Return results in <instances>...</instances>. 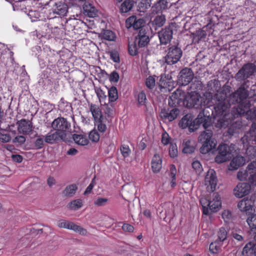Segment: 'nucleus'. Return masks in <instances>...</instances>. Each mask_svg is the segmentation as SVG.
<instances>
[{
    "instance_id": "nucleus-1",
    "label": "nucleus",
    "mask_w": 256,
    "mask_h": 256,
    "mask_svg": "<svg viewBox=\"0 0 256 256\" xmlns=\"http://www.w3.org/2000/svg\"><path fill=\"white\" fill-rule=\"evenodd\" d=\"M228 88H223L220 92L214 94L212 100L215 112L214 124L218 128H226L232 121L242 113L246 109L241 108V102L248 96V92L242 86L235 92L230 94Z\"/></svg>"
},
{
    "instance_id": "nucleus-2",
    "label": "nucleus",
    "mask_w": 256,
    "mask_h": 256,
    "mask_svg": "<svg viewBox=\"0 0 256 256\" xmlns=\"http://www.w3.org/2000/svg\"><path fill=\"white\" fill-rule=\"evenodd\" d=\"M204 99L195 92L185 95L184 92L177 90L169 98L168 104L172 106H184L188 108H202L206 105Z\"/></svg>"
},
{
    "instance_id": "nucleus-3",
    "label": "nucleus",
    "mask_w": 256,
    "mask_h": 256,
    "mask_svg": "<svg viewBox=\"0 0 256 256\" xmlns=\"http://www.w3.org/2000/svg\"><path fill=\"white\" fill-rule=\"evenodd\" d=\"M213 132L212 130H206L202 132L198 137V140L202 144L200 148V152L206 154L211 150L216 148V142L212 137Z\"/></svg>"
},
{
    "instance_id": "nucleus-4",
    "label": "nucleus",
    "mask_w": 256,
    "mask_h": 256,
    "mask_svg": "<svg viewBox=\"0 0 256 256\" xmlns=\"http://www.w3.org/2000/svg\"><path fill=\"white\" fill-rule=\"evenodd\" d=\"M51 126L63 138L68 140V137L71 133V124L66 118L58 117L53 120Z\"/></svg>"
},
{
    "instance_id": "nucleus-5",
    "label": "nucleus",
    "mask_w": 256,
    "mask_h": 256,
    "mask_svg": "<svg viewBox=\"0 0 256 256\" xmlns=\"http://www.w3.org/2000/svg\"><path fill=\"white\" fill-rule=\"evenodd\" d=\"M166 55L164 57L165 62L168 65L176 64L182 56V50L178 44H170L166 50Z\"/></svg>"
},
{
    "instance_id": "nucleus-6",
    "label": "nucleus",
    "mask_w": 256,
    "mask_h": 256,
    "mask_svg": "<svg viewBox=\"0 0 256 256\" xmlns=\"http://www.w3.org/2000/svg\"><path fill=\"white\" fill-rule=\"evenodd\" d=\"M256 70L255 66L252 63L244 64L235 76L236 80L240 82H244L252 76Z\"/></svg>"
},
{
    "instance_id": "nucleus-7",
    "label": "nucleus",
    "mask_w": 256,
    "mask_h": 256,
    "mask_svg": "<svg viewBox=\"0 0 256 256\" xmlns=\"http://www.w3.org/2000/svg\"><path fill=\"white\" fill-rule=\"evenodd\" d=\"M48 5L52 7L54 13L60 16H65L68 12V6L62 0H50Z\"/></svg>"
},
{
    "instance_id": "nucleus-8",
    "label": "nucleus",
    "mask_w": 256,
    "mask_h": 256,
    "mask_svg": "<svg viewBox=\"0 0 256 256\" xmlns=\"http://www.w3.org/2000/svg\"><path fill=\"white\" fill-rule=\"evenodd\" d=\"M218 154L216 156L214 160L218 164H221L229 160L230 158L231 150L226 144H220L218 146Z\"/></svg>"
},
{
    "instance_id": "nucleus-9",
    "label": "nucleus",
    "mask_w": 256,
    "mask_h": 256,
    "mask_svg": "<svg viewBox=\"0 0 256 256\" xmlns=\"http://www.w3.org/2000/svg\"><path fill=\"white\" fill-rule=\"evenodd\" d=\"M168 106L170 108L162 109L160 116L164 120L172 122L176 118L180 113V110L176 108L177 106H172L169 105Z\"/></svg>"
},
{
    "instance_id": "nucleus-10",
    "label": "nucleus",
    "mask_w": 256,
    "mask_h": 256,
    "mask_svg": "<svg viewBox=\"0 0 256 256\" xmlns=\"http://www.w3.org/2000/svg\"><path fill=\"white\" fill-rule=\"evenodd\" d=\"M217 182L216 172L212 169L209 170L204 178V184L206 186L207 190L210 192H214L216 190Z\"/></svg>"
},
{
    "instance_id": "nucleus-11",
    "label": "nucleus",
    "mask_w": 256,
    "mask_h": 256,
    "mask_svg": "<svg viewBox=\"0 0 256 256\" xmlns=\"http://www.w3.org/2000/svg\"><path fill=\"white\" fill-rule=\"evenodd\" d=\"M194 73L190 68L182 70L178 76V82L181 86L188 85L194 78Z\"/></svg>"
},
{
    "instance_id": "nucleus-12",
    "label": "nucleus",
    "mask_w": 256,
    "mask_h": 256,
    "mask_svg": "<svg viewBox=\"0 0 256 256\" xmlns=\"http://www.w3.org/2000/svg\"><path fill=\"white\" fill-rule=\"evenodd\" d=\"M251 190L250 185L247 182H240L234 189V194L238 198H241L248 194Z\"/></svg>"
},
{
    "instance_id": "nucleus-13",
    "label": "nucleus",
    "mask_w": 256,
    "mask_h": 256,
    "mask_svg": "<svg viewBox=\"0 0 256 256\" xmlns=\"http://www.w3.org/2000/svg\"><path fill=\"white\" fill-rule=\"evenodd\" d=\"M158 35L161 44H169L172 38V28L166 27L158 32Z\"/></svg>"
},
{
    "instance_id": "nucleus-14",
    "label": "nucleus",
    "mask_w": 256,
    "mask_h": 256,
    "mask_svg": "<svg viewBox=\"0 0 256 256\" xmlns=\"http://www.w3.org/2000/svg\"><path fill=\"white\" fill-rule=\"evenodd\" d=\"M179 126L182 128H188L190 132H193L198 129V124H194L190 115L186 114L180 120Z\"/></svg>"
},
{
    "instance_id": "nucleus-15",
    "label": "nucleus",
    "mask_w": 256,
    "mask_h": 256,
    "mask_svg": "<svg viewBox=\"0 0 256 256\" xmlns=\"http://www.w3.org/2000/svg\"><path fill=\"white\" fill-rule=\"evenodd\" d=\"M144 24V20L142 18H137L136 16H132L128 18L126 21V26L128 28L132 27L134 30H140L142 28H145L143 27Z\"/></svg>"
},
{
    "instance_id": "nucleus-16",
    "label": "nucleus",
    "mask_w": 256,
    "mask_h": 256,
    "mask_svg": "<svg viewBox=\"0 0 256 256\" xmlns=\"http://www.w3.org/2000/svg\"><path fill=\"white\" fill-rule=\"evenodd\" d=\"M254 202L251 199L244 198L240 200L238 204V208L248 216L252 212Z\"/></svg>"
},
{
    "instance_id": "nucleus-17",
    "label": "nucleus",
    "mask_w": 256,
    "mask_h": 256,
    "mask_svg": "<svg viewBox=\"0 0 256 256\" xmlns=\"http://www.w3.org/2000/svg\"><path fill=\"white\" fill-rule=\"evenodd\" d=\"M18 124V131L20 134H28L32 131V122L26 119H22L17 122Z\"/></svg>"
},
{
    "instance_id": "nucleus-18",
    "label": "nucleus",
    "mask_w": 256,
    "mask_h": 256,
    "mask_svg": "<svg viewBox=\"0 0 256 256\" xmlns=\"http://www.w3.org/2000/svg\"><path fill=\"white\" fill-rule=\"evenodd\" d=\"M136 39L138 46L141 48L146 46L150 42L149 36L147 34V32L145 28H142L139 30Z\"/></svg>"
},
{
    "instance_id": "nucleus-19",
    "label": "nucleus",
    "mask_w": 256,
    "mask_h": 256,
    "mask_svg": "<svg viewBox=\"0 0 256 256\" xmlns=\"http://www.w3.org/2000/svg\"><path fill=\"white\" fill-rule=\"evenodd\" d=\"M44 142L46 143L53 144L56 142H58L60 140H62L64 142H66V140L63 138L62 136H61L58 133V132L56 130H50L44 136Z\"/></svg>"
},
{
    "instance_id": "nucleus-20",
    "label": "nucleus",
    "mask_w": 256,
    "mask_h": 256,
    "mask_svg": "<svg viewBox=\"0 0 256 256\" xmlns=\"http://www.w3.org/2000/svg\"><path fill=\"white\" fill-rule=\"evenodd\" d=\"M168 2L167 0H159L152 6V12L154 14L162 12L168 8Z\"/></svg>"
},
{
    "instance_id": "nucleus-21",
    "label": "nucleus",
    "mask_w": 256,
    "mask_h": 256,
    "mask_svg": "<svg viewBox=\"0 0 256 256\" xmlns=\"http://www.w3.org/2000/svg\"><path fill=\"white\" fill-rule=\"evenodd\" d=\"M246 168L250 175L249 182L254 186L256 182V160L249 164Z\"/></svg>"
},
{
    "instance_id": "nucleus-22",
    "label": "nucleus",
    "mask_w": 256,
    "mask_h": 256,
    "mask_svg": "<svg viewBox=\"0 0 256 256\" xmlns=\"http://www.w3.org/2000/svg\"><path fill=\"white\" fill-rule=\"evenodd\" d=\"M182 152L186 154H191L193 153L196 149V142L190 139H185L184 140L182 144Z\"/></svg>"
},
{
    "instance_id": "nucleus-23",
    "label": "nucleus",
    "mask_w": 256,
    "mask_h": 256,
    "mask_svg": "<svg viewBox=\"0 0 256 256\" xmlns=\"http://www.w3.org/2000/svg\"><path fill=\"white\" fill-rule=\"evenodd\" d=\"M244 163V158L242 156H237L234 157L231 161L229 170H237L238 168L243 166Z\"/></svg>"
},
{
    "instance_id": "nucleus-24",
    "label": "nucleus",
    "mask_w": 256,
    "mask_h": 256,
    "mask_svg": "<svg viewBox=\"0 0 256 256\" xmlns=\"http://www.w3.org/2000/svg\"><path fill=\"white\" fill-rule=\"evenodd\" d=\"M240 256H256L254 242L247 243L243 248Z\"/></svg>"
},
{
    "instance_id": "nucleus-25",
    "label": "nucleus",
    "mask_w": 256,
    "mask_h": 256,
    "mask_svg": "<svg viewBox=\"0 0 256 256\" xmlns=\"http://www.w3.org/2000/svg\"><path fill=\"white\" fill-rule=\"evenodd\" d=\"M162 158L158 154H155L152 158L151 165L154 172H158L162 168Z\"/></svg>"
},
{
    "instance_id": "nucleus-26",
    "label": "nucleus",
    "mask_w": 256,
    "mask_h": 256,
    "mask_svg": "<svg viewBox=\"0 0 256 256\" xmlns=\"http://www.w3.org/2000/svg\"><path fill=\"white\" fill-rule=\"evenodd\" d=\"M214 198L212 200H210V204L209 206V212H216L219 207L221 206V202L220 200V197L218 194H213Z\"/></svg>"
},
{
    "instance_id": "nucleus-27",
    "label": "nucleus",
    "mask_w": 256,
    "mask_h": 256,
    "mask_svg": "<svg viewBox=\"0 0 256 256\" xmlns=\"http://www.w3.org/2000/svg\"><path fill=\"white\" fill-rule=\"evenodd\" d=\"M246 222L252 232L256 233L254 238L256 240V214H248Z\"/></svg>"
},
{
    "instance_id": "nucleus-28",
    "label": "nucleus",
    "mask_w": 256,
    "mask_h": 256,
    "mask_svg": "<svg viewBox=\"0 0 256 256\" xmlns=\"http://www.w3.org/2000/svg\"><path fill=\"white\" fill-rule=\"evenodd\" d=\"M208 90L210 91V93L214 92L216 91L218 93V92H220L221 90L219 91V90L220 88V82L216 79L212 80H210L207 84H206Z\"/></svg>"
},
{
    "instance_id": "nucleus-29",
    "label": "nucleus",
    "mask_w": 256,
    "mask_h": 256,
    "mask_svg": "<svg viewBox=\"0 0 256 256\" xmlns=\"http://www.w3.org/2000/svg\"><path fill=\"white\" fill-rule=\"evenodd\" d=\"M78 188L75 184H72L66 186L62 192V194L66 197H72L74 196Z\"/></svg>"
},
{
    "instance_id": "nucleus-30",
    "label": "nucleus",
    "mask_w": 256,
    "mask_h": 256,
    "mask_svg": "<svg viewBox=\"0 0 256 256\" xmlns=\"http://www.w3.org/2000/svg\"><path fill=\"white\" fill-rule=\"evenodd\" d=\"M90 110L95 121H100L102 118L101 110L98 105L91 104Z\"/></svg>"
},
{
    "instance_id": "nucleus-31",
    "label": "nucleus",
    "mask_w": 256,
    "mask_h": 256,
    "mask_svg": "<svg viewBox=\"0 0 256 256\" xmlns=\"http://www.w3.org/2000/svg\"><path fill=\"white\" fill-rule=\"evenodd\" d=\"M84 14L89 17L94 18L97 16V10L91 4L85 3L83 6Z\"/></svg>"
},
{
    "instance_id": "nucleus-32",
    "label": "nucleus",
    "mask_w": 256,
    "mask_h": 256,
    "mask_svg": "<svg viewBox=\"0 0 256 256\" xmlns=\"http://www.w3.org/2000/svg\"><path fill=\"white\" fill-rule=\"evenodd\" d=\"M134 4L133 0H125L121 4L120 10L121 13H126L130 11Z\"/></svg>"
},
{
    "instance_id": "nucleus-33",
    "label": "nucleus",
    "mask_w": 256,
    "mask_h": 256,
    "mask_svg": "<svg viewBox=\"0 0 256 256\" xmlns=\"http://www.w3.org/2000/svg\"><path fill=\"white\" fill-rule=\"evenodd\" d=\"M166 22V18L164 15L157 16L152 22V24L155 30L164 26Z\"/></svg>"
},
{
    "instance_id": "nucleus-34",
    "label": "nucleus",
    "mask_w": 256,
    "mask_h": 256,
    "mask_svg": "<svg viewBox=\"0 0 256 256\" xmlns=\"http://www.w3.org/2000/svg\"><path fill=\"white\" fill-rule=\"evenodd\" d=\"M252 112H248V118L253 120L250 130V140L254 141L256 144V118H252Z\"/></svg>"
},
{
    "instance_id": "nucleus-35",
    "label": "nucleus",
    "mask_w": 256,
    "mask_h": 256,
    "mask_svg": "<svg viewBox=\"0 0 256 256\" xmlns=\"http://www.w3.org/2000/svg\"><path fill=\"white\" fill-rule=\"evenodd\" d=\"M72 138L74 142L78 145L86 146L88 143V140L86 136L82 134H74Z\"/></svg>"
},
{
    "instance_id": "nucleus-36",
    "label": "nucleus",
    "mask_w": 256,
    "mask_h": 256,
    "mask_svg": "<svg viewBox=\"0 0 256 256\" xmlns=\"http://www.w3.org/2000/svg\"><path fill=\"white\" fill-rule=\"evenodd\" d=\"M208 108H204L201 112H200L197 118L194 120L196 124H198V126L204 122L205 120H208V116L206 114H204L206 109Z\"/></svg>"
},
{
    "instance_id": "nucleus-37",
    "label": "nucleus",
    "mask_w": 256,
    "mask_h": 256,
    "mask_svg": "<svg viewBox=\"0 0 256 256\" xmlns=\"http://www.w3.org/2000/svg\"><path fill=\"white\" fill-rule=\"evenodd\" d=\"M151 5V0H140L138 6V10L144 12Z\"/></svg>"
},
{
    "instance_id": "nucleus-38",
    "label": "nucleus",
    "mask_w": 256,
    "mask_h": 256,
    "mask_svg": "<svg viewBox=\"0 0 256 256\" xmlns=\"http://www.w3.org/2000/svg\"><path fill=\"white\" fill-rule=\"evenodd\" d=\"M68 229L72 230L82 236H86L88 233L86 229H84L80 226H78L72 222H70L69 228H68Z\"/></svg>"
},
{
    "instance_id": "nucleus-39",
    "label": "nucleus",
    "mask_w": 256,
    "mask_h": 256,
    "mask_svg": "<svg viewBox=\"0 0 256 256\" xmlns=\"http://www.w3.org/2000/svg\"><path fill=\"white\" fill-rule=\"evenodd\" d=\"M200 204L203 208V214L206 215L209 214V206L210 204V200L208 198H202L200 200Z\"/></svg>"
},
{
    "instance_id": "nucleus-40",
    "label": "nucleus",
    "mask_w": 256,
    "mask_h": 256,
    "mask_svg": "<svg viewBox=\"0 0 256 256\" xmlns=\"http://www.w3.org/2000/svg\"><path fill=\"white\" fill-rule=\"evenodd\" d=\"M82 206V201L81 199H77L72 200L68 204L70 209L76 210L80 208Z\"/></svg>"
},
{
    "instance_id": "nucleus-41",
    "label": "nucleus",
    "mask_w": 256,
    "mask_h": 256,
    "mask_svg": "<svg viewBox=\"0 0 256 256\" xmlns=\"http://www.w3.org/2000/svg\"><path fill=\"white\" fill-rule=\"evenodd\" d=\"M206 36V32L203 30H196L194 34V40L197 42L201 40H204Z\"/></svg>"
},
{
    "instance_id": "nucleus-42",
    "label": "nucleus",
    "mask_w": 256,
    "mask_h": 256,
    "mask_svg": "<svg viewBox=\"0 0 256 256\" xmlns=\"http://www.w3.org/2000/svg\"><path fill=\"white\" fill-rule=\"evenodd\" d=\"M118 98V90L115 86L111 87L108 90L109 101L114 102Z\"/></svg>"
},
{
    "instance_id": "nucleus-43",
    "label": "nucleus",
    "mask_w": 256,
    "mask_h": 256,
    "mask_svg": "<svg viewBox=\"0 0 256 256\" xmlns=\"http://www.w3.org/2000/svg\"><path fill=\"white\" fill-rule=\"evenodd\" d=\"M222 242L218 241V240H216L210 244L209 247L210 250L213 254H216L220 250Z\"/></svg>"
},
{
    "instance_id": "nucleus-44",
    "label": "nucleus",
    "mask_w": 256,
    "mask_h": 256,
    "mask_svg": "<svg viewBox=\"0 0 256 256\" xmlns=\"http://www.w3.org/2000/svg\"><path fill=\"white\" fill-rule=\"evenodd\" d=\"M102 38L103 39L109 40L113 41L116 38V35L114 33L110 30H105L102 34Z\"/></svg>"
},
{
    "instance_id": "nucleus-45",
    "label": "nucleus",
    "mask_w": 256,
    "mask_h": 256,
    "mask_svg": "<svg viewBox=\"0 0 256 256\" xmlns=\"http://www.w3.org/2000/svg\"><path fill=\"white\" fill-rule=\"evenodd\" d=\"M36 138L34 144V149H42L44 145V138L40 136H36Z\"/></svg>"
},
{
    "instance_id": "nucleus-46",
    "label": "nucleus",
    "mask_w": 256,
    "mask_h": 256,
    "mask_svg": "<svg viewBox=\"0 0 256 256\" xmlns=\"http://www.w3.org/2000/svg\"><path fill=\"white\" fill-rule=\"evenodd\" d=\"M237 177L241 181L246 180L249 182L250 175L248 174L247 168L245 170L239 171L238 172Z\"/></svg>"
},
{
    "instance_id": "nucleus-47",
    "label": "nucleus",
    "mask_w": 256,
    "mask_h": 256,
    "mask_svg": "<svg viewBox=\"0 0 256 256\" xmlns=\"http://www.w3.org/2000/svg\"><path fill=\"white\" fill-rule=\"evenodd\" d=\"M227 237V232L224 228H220L218 232V241L222 242H223Z\"/></svg>"
},
{
    "instance_id": "nucleus-48",
    "label": "nucleus",
    "mask_w": 256,
    "mask_h": 256,
    "mask_svg": "<svg viewBox=\"0 0 256 256\" xmlns=\"http://www.w3.org/2000/svg\"><path fill=\"white\" fill-rule=\"evenodd\" d=\"M108 200L106 198H98L94 202V204L98 206H103L106 205Z\"/></svg>"
},
{
    "instance_id": "nucleus-49",
    "label": "nucleus",
    "mask_w": 256,
    "mask_h": 256,
    "mask_svg": "<svg viewBox=\"0 0 256 256\" xmlns=\"http://www.w3.org/2000/svg\"><path fill=\"white\" fill-rule=\"evenodd\" d=\"M147 100L146 94L144 91H141L138 94V101L139 105H145Z\"/></svg>"
},
{
    "instance_id": "nucleus-50",
    "label": "nucleus",
    "mask_w": 256,
    "mask_h": 256,
    "mask_svg": "<svg viewBox=\"0 0 256 256\" xmlns=\"http://www.w3.org/2000/svg\"><path fill=\"white\" fill-rule=\"evenodd\" d=\"M120 152L122 156L124 158H127L129 156L131 150L128 146L123 144L120 147Z\"/></svg>"
},
{
    "instance_id": "nucleus-51",
    "label": "nucleus",
    "mask_w": 256,
    "mask_h": 256,
    "mask_svg": "<svg viewBox=\"0 0 256 256\" xmlns=\"http://www.w3.org/2000/svg\"><path fill=\"white\" fill-rule=\"evenodd\" d=\"M169 154L172 158H174L177 156L178 149L177 146L175 144H170L169 149Z\"/></svg>"
},
{
    "instance_id": "nucleus-52",
    "label": "nucleus",
    "mask_w": 256,
    "mask_h": 256,
    "mask_svg": "<svg viewBox=\"0 0 256 256\" xmlns=\"http://www.w3.org/2000/svg\"><path fill=\"white\" fill-rule=\"evenodd\" d=\"M155 82L154 78L152 76H150L146 79V85L148 88L152 89L155 86Z\"/></svg>"
},
{
    "instance_id": "nucleus-53",
    "label": "nucleus",
    "mask_w": 256,
    "mask_h": 256,
    "mask_svg": "<svg viewBox=\"0 0 256 256\" xmlns=\"http://www.w3.org/2000/svg\"><path fill=\"white\" fill-rule=\"evenodd\" d=\"M88 137L90 140L94 142H97L100 139L98 133L95 130L91 131L89 134Z\"/></svg>"
},
{
    "instance_id": "nucleus-54",
    "label": "nucleus",
    "mask_w": 256,
    "mask_h": 256,
    "mask_svg": "<svg viewBox=\"0 0 256 256\" xmlns=\"http://www.w3.org/2000/svg\"><path fill=\"white\" fill-rule=\"evenodd\" d=\"M110 58L115 62H119L120 61L119 54L116 50H112L110 52Z\"/></svg>"
},
{
    "instance_id": "nucleus-55",
    "label": "nucleus",
    "mask_w": 256,
    "mask_h": 256,
    "mask_svg": "<svg viewBox=\"0 0 256 256\" xmlns=\"http://www.w3.org/2000/svg\"><path fill=\"white\" fill-rule=\"evenodd\" d=\"M26 138L23 136H18L12 140V142L14 144L18 143L20 145H22L26 142Z\"/></svg>"
},
{
    "instance_id": "nucleus-56",
    "label": "nucleus",
    "mask_w": 256,
    "mask_h": 256,
    "mask_svg": "<svg viewBox=\"0 0 256 256\" xmlns=\"http://www.w3.org/2000/svg\"><path fill=\"white\" fill-rule=\"evenodd\" d=\"M192 167L196 172H200L202 170V166L200 162L195 160L192 163Z\"/></svg>"
},
{
    "instance_id": "nucleus-57",
    "label": "nucleus",
    "mask_w": 256,
    "mask_h": 256,
    "mask_svg": "<svg viewBox=\"0 0 256 256\" xmlns=\"http://www.w3.org/2000/svg\"><path fill=\"white\" fill-rule=\"evenodd\" d=\"M11 136L10 134H3L0 132V141L2 142H8L11 140Z\"/></svg>"
},
{
    "instance_id": "nucleus-58",
    "label": "nucleus",
    "mask_w": 256,
    "mask_h": 256,
    "mask_svg": "<svg viewBox=\"0 0 256 256\" xmlns=\"http://www.w3.org/2000/svg\"><path fill=\"white\" fill-rule=\"evenodd\" d=\"M128 52L131 56H136L138 53V48L136 44H130L128 46Z\"/></svg>"
},
{
    "instance_id": "nucleus-59",
    "label": "nucleus",
    "mask_w": 256,
    "mask_h": 256,
    "mask_svg": "<svg viewBox=\"0 0 256 256\" xmlns=\"http://www.w3.org/2000/svg\"><path fill=\"white\" fill-rule=\"evenodd\" d=\"M246 154L250 158H256V149L254 147L248 148L246 150Z\"/></svg>"
},
{
    "instance_id": "nucleus-60",
    "label": "nucleus",
    "mask_w": 256,
    "mask_h": 256,
    "mask_svg": "<svg viewBox=\"0 0 256 256\" xmlns=\"http://www.w3.org/2000/svg\"><path fill=\"white\" fill-rule=\"evenodd\" d=\"M70 222L65 220H60L58 222V226L59 228H63L68 229L69 228Z\"/></svg>"
},
{
    "instance_id": "nucleus-61",
    "label": "nucleus",
    "mask_w": 256,
    "mask_h": 256,
    "mask_svg": "<svg viewBox=\"0 0 256 256\" xmlns=\"http://www.w3.org/2000/svg\"><path fill=\"white\" fill-rule=\"evenodd\" d=\"M122 229L126 232H132L134 231V228L128 224H124L122 226Z\"/></svg>"
},
{
    "instance_id": "nucleus-62",
    "label": "nucleus",
    "mask_w": 256,
    "mask_h": 256,
    "mask_svg": "<svg viewBox=\"0 0 256 256\" xmlns=\"http://www.w3.org/2000/svg\"><path fill=\"white\" fill-rule=\"evenodd\" d=\"M98 122V130L102 132H104L106 131V126L105 124H102V119L100 121H96Z\"/></svg>"
},
{
    "instance_id": "nucleus-63",
    "label": "nucleus",
    "mask_w": 256,
    "mask_h": 256,
    "mask_svg": "<svg viewBox=\"0 0 256 256\" xmlns=\"http://www.w3.org/2000/svg\"><path fill=\"white\" fill-rule=\"evenodd\" d=\"M96 94L100 100V99H106V96L105 92L100 88H98L96 90Z\"/></svg>"
},
{
    "instance_id": "nucleus-64",
    "label": "nucleus",
    "mask_w": 256,
    "mask_h": 256,
    "mask_svg": "<svg viewBox=\"0 0 256 256\" xmlns=\"http://www.w3.org/2000/svg\"><path fill=\"white\" fill-rule=\"evenodd\" d=\"M170 140V138L168 134L166 132L162 134V143L166 145V144H169Z\"/></svg>"
}]
</instances>
